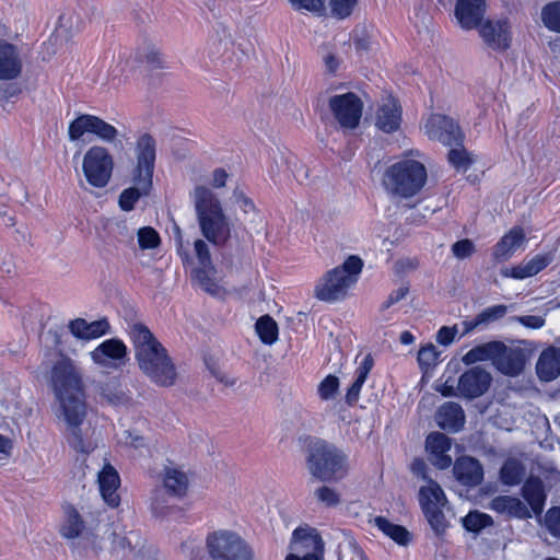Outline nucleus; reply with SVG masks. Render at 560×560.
<instances>
[{"label":"nucleus","mask_w":560,"mask_h":560,"mask_svg":"<svg viewBox=\"0 0 560 560\" xmlns=\"http://www.w3.org/2000/svg\"><path fill=\"white\" fill-rule=\"evenodd\" d=\"M182 552L188 560H201L203 557L201 541L195 538L182 544Z\"/></svg>","instance_id":"3c124183"},{"label":"nucleus","mask_w":560,"mask_h":560,"mask_svg":"<svg viewBox=\"0 0 560 560\" xmlns=\"http://www.w3.org/2000/svg\"><path fill=\"white\" fill-rule=\"evenodd\" d=\"M457 335L456 326H442L436 334V342L441 346H450Z\"/></svg>","instance_id":"bf43d9fd"},{"label":"nucleus","mask_w":560,"mask_h":560,"mask_svg":"<svg viewBox=\"0 0 560 560\" xmlns=\"http://www.w3.org/2000/svg\"><path fill=\"white\" fill-rule=\"evenodd\" d=\"M147 62L154 69L164 67V58L162 54L156 50L148 52Z\"/></svg>","instance_id":"0e129e2a"},{"label":"nucleus","mask_w":560,"mask_h":560,"mask_svg":"<svg viewBox=\"0 0 560 560\" xmlns=\"http://www.w3.org/2000/svg\"><path fill=\"white\" fill-rule=\"evenodd\" d=\"M462 523L466 530L479 533L483 528L492 525V517L486 513L472 511L462 518Z\"/></svg>","instance_id":"79ce46f5"},{"label":"nucleus","mask_w":560,"mask_h":560,"mask_svg":"<svg viewBox=\"0 0 560 560\" xmlns=\"http://www.w3.org/2000/svg\"><path fill=\"white\" fill-rule=\"evenodd\" d=\"M152 511L155 515L164 516L166 515V506L164 505V501H162L159 495H155L152 500Z\"/></svg>","instance_id":"338daca9"},{"label":"nucleus","mask_w":560,"mask_h":560,"mask_svg":"<svg viewBox=\"0 0 560 560\" xmlns=\"http://www.w3.org/2000/svg\"><path fill=\"white\" fill-rule=\"evenodd\" d=\"M324 542L315 528L300 526L292 533L285 560H323Z\"/></svg>","instance_id":"ddd939ff"},{"label":"nucleus","mask_w":560,"mask_h":560,"mask_svg":"<svg viewBox=\"0 0 560 560\" xmlns=\"http://www.w3.org/2000/svg\"><path fill=\"white\" fill-rule=\"evenodd\" d=\"M256 332L259 339L266 345H272L278 339L277 323L268 315L260 317L256 325Z\"/></svg>","instance_id":"4c0bfd02"},{"label":"nucleus","mask_w":560,"mask_h":560,"mask_svg":"<svg viewBox=\"0 0 560 560\" xmlns=\"http://www.w3.org/2000/svg\"><path fill=\"white\" fill-rule=\"evenodd\" d=\"M314 498L323 505L332 508L339 504L340 494L327 486L318 487L314 490Z\"/></svg>","instance_id":"c03bdc74"},{"label":"nucleus","mask_w":560,"mask_h":560,"mask_svg":"<svg viewBox=\"0 0 560 560\" xmlns=\"http://www.w3.org/2000/svg\"><path fill=\"white\" fill-rule=\"evenodd\" d=\"M448 161L457 172L465 173L475 163V156L458 143L450 151Z\"/></svg>","instance_id":"ea45409f"},{"label":"nucleus","mask_w":560,"mask_h":560,"mask_svg":"<svg viewBox=\"0 0 560 560\" xmlns=\"http://www.w3.org/2000/svg\"><path fill=\"white\" fill-rule=\"evenodd\" d=\"M13 432L5 423H0V454L9 457L13 450Z\"/></svg>","instance_id":"864d4df0"},{"label":"nucleus","mask_w":560,"mask_h":560,"mask_svg":"<svg viewBox=\"0 0 560 560\" xmlns=\"http://www.w3.org/2000/svg\"><path fill=\"white\" fill-rule=\"evenodd\" d=\"M506 312L508 307L502 304L487 307L486 310L478 314L479 322H481L482 325L492 323L494 320L502 318L506 314Z\"/></svg>","instance_id":"603ef678"},{"label":"nucleus","mask_w":560,"mask_h":560,"mask_svg":"<svg viewBox=\"0 0 560 560\" xmlns=\"http://www.w3.org/2000/svg\"><path fill=\"white\" fill-rule=\"evenodd\" d=\"M429 10L430 3L424 1H419L413 7V15L411 19L415 22L416 26L425 25V22L429 19Z\"/></svg>","instance_id":"13d9d810"},{"label":"nucleus","mask_w":560,"mask_h":560,"mask_svg":"<svg viewBox=\"0 0 560 560\" xmlns=\"http://www.w3.org/2000/svg\"><path fill=\"white\" fill-rule=\"evenodd\" d=\"M486 12V0H457L455 16L464 30L479 25V35L492 50L504 51L512 43L511 24L506 19L487 20L481 23Z\"/></svg>","instance_id":"20e7f679"},{"label":"nucleus","mask_w":560,"mask_h":560,"mask_svg":"<svg viewBox=\"0 0 560 560\" xmlns=\"http://www.w3.org/2000/svg\"><path fill=\"white\" fill-rule=\"evenodd\" d=\"M454 475L463 485L474 487L482 481L483 469L477 459L463 456L455 462Z\"/></svg>","instance_id":"bb28decb"},{"label":"nucleus","mask_w":560,"mask_h":560,"mask_svg":"<svg viewBox=\"0 0 560 560\" xmlns=\"http://www.w3.org/2000/svg\"><path fill=\"white\" fill-rule=\"evenodd\" d=\"M137 236L141 249H153L160 245V236L153 228L144 226L139 229Z\"/></svg>","instance_id":"37998d69"},{"label":"nucleus","mask_w":560,"mask_h":560,"mask_svg":"<svg viewBox=\"0 0 560 560\" xmlns=\"http://www.w3.org/2000/svg\"><path fill=\"white\" fill-rule=\"evenodd\" d=\"M296 11H307L320 15L324 12V0H289Z\"/></svg>","instance_id":"8fccbe9b"},{"label":"nucleus","mask_w":560,"mask_h":560,"mask_svg":"<svg viewBox=\"0 0 560 560\" xmlns=\"http://www.w3.org/2000/svg\"><path fill=\"white\" fill-rule=\"evenodd\" d=\"M141 544L142 537L137 530H129L124 534L113 533V552L121 558L129 556L133 550L139 548Z\"/></svg>","instance_id":"f704fd0d"},{"label":"nucleus","mask_w":560,"mask_h":560,"mask_svg":"<svg viewBox=\"0 0 560 560\" xmlns=\"http://www.w3.org/2000/svg\"><path fill=\"white\" fill-rule=\"evenodd\" d=\"M162 125H153L151 128H138L136 131H128L125 127L118 129L97 116L84 114L77 117L69 126L70 140H79L85 135L97 137L100 140H114L115 138L137 140H154L155 138H178L176 135L166 132Z\"/></svg>","instance_id":"39448f33"},{"label":"nucleus","mask_w":560,"mask_h":560,"mask_svg":"<svg viewBox=\"0 0 560 560\" xmlns=\"http://www.w3.org/2000/svg\"><path fill=\"white\" fill-rule=\"evenodd\" d=\"M402 122V108L397 98L393 95L383 96L376 104L373 124L376 129L393 133L397 131Z\"/></svg>","instance_id":"f3484780"},{"label":"nucleus","mask_w":560,"mask_h":560,"mask_svg":"<svg viewBox=\"0 0 560 560\" xmlns=\"http://www.w3.org/2000/svg\"><path fill=\"white\" fill-rule=\"evenodd\" d=\"M428 183L424 154L410 150L384 167L381 185L393 199L409 200L417 197Z\"/></svg>","instance_id":"f03ea898"},{"label":"nucleus","mask_w":560,"mask_h":560,"mask_svg":"<svg viewBox=\"0 0 560 560\" xmlns=\"http://www.w3.org/2000/svg\"><path fill=\"white\" fill-rule=\"evenodd\" d=\"M206 542L212 560H254L249 546L234 532L215 530L208 535Z\"/></svg>","instance_id":"9d476101"},{"label":"nucleus","mask_w":560,"mask_h":560,"mask_svg":"<svg viewBox=\"0 0 560 560\" xmlns=\"http://www.w3.org/2000/svg\"><path fill=\"white\" fill-rule=\"evenodd\" d=\"M435 420L443 430L458 432L464 427L465 413L458 404L445 402L439 408Z\"/></svg>","instance_id":"cd10ccee"},{"label":"nucleus","mask_w":560,"mask_h":560,"mask_svg":"<svg viewBox=\"0 0 560 560\" xmlns=\"http://www.w3.org/2000/svg\"><path fill=\"white\" fill-rule=\"evenodd\" d=\"M541 22L549 31L560 33V1L549 2L541 9Z\"/></svg>","instance_id":"a19ab883"},{"label":"nucleus","mask_w":560,"mask_h":560,"mask_svg":"<svg viewBox=\"0 0 560 560\" xmlns=\"http://www.w3.org/2000/svg\"><path fill=\"white\" fill-rule=\"evenodd\" d=\"M328 107L342 130H354L359 127L364 103L354 92L331 95Z\"/></svg>","instance_id":"9b49d317"},{"label":"nucleus","mask_w":560,"mask_h":560,"mask_svg":"<svg viewBox=\"0 0 560 560\" xmlns=\"http://www.w3.org/2000/svg\"><path fill=\"white\" fill-rule=\"evenodd\" d=\"M162 482L167 493L176 498L184 497L189 485L186 472L174 465L164 467Z\"/></svg>","instance_id":"c85d7f7f"},{"label":"nucleus","mask_w":560,"mask_h":560,"mask_svg":"<svg viewBox=\"0 0 560 560\" xmlns=\"http://www.w3.org/2000/svg\"><path fill=\"white\" fill-rule=\"evenodd\" d=\"M503 350V342L489 341L478 345L470 349L463 358L462 361L466 365H471L481 361L494 362L497 355Z\"/></svg>","instance_id":"473e14b6"},{"label":"nucleus","mask_w":560,"mask_h":560,"mask_svg":"<svg viewBox=\"0 0 560 560\" xmlns=\"http://www.w3.org/2000/svg\"><path fill=\"white\" fill-rule=\"evenodd\" d=\"M491 375L485 369L475 366L466 371L458 378L457 392L466 398H476L483 395L490 384Z\"/></svg>","instance_id":"6ab92c4d"},{"label":"nucleus","mask_w":560,"mask_h":560,"mask_svg":"<svg viewBox=\"0 0 560 560\" xmlns=\"http://www.w3.org/2000/svg\"><path fill=\"white\" fill-rule=\"evenodd\" d=\"M215 377L217 380L224 384L225 386H229V387H232L236 384V378L235 377H232V376H229L224 373H217L215 374Z\"/></svg>","instance_id":"774afa93"},{"label":"nucleus","mask_w":560,"mask_h":560,"mask_svg":"<svg viewBox=\"0 0 560 560\" xmlns=\"http://www.w3.org/2000/svg\"><path fill=\"white\" fill-rule=\"evenodd\" d=\"M113 160L101 147L90 149L83 159V173L88 183L94 187H105L112 176Z\"/></svg>","instance_id":"2eb2a0df"},{"label":"nucleus","mask_w":560,"mask_h":560,"mask_svg":"<svg viewBox=\"0 0 560 560\" xmlns=\"http://www.w3.org/2000/svg\"><path fill=\"white\" fill-rule=\"evenodd\" d=\"M493 365L505 375L516 376L524 369L523 353L520 350L510 349L503 343V350L497 355Z\"/></svg>","instance_id":"c756f323"},{"label":"nucleus","mask_w":560,"mask_h":560,"mask_svg":"<svg viewBox=\"0 0 560 560\" xmlns=\"http://www.w3.org/2000/svg\"><path fill=\"white\" fill-rule=\"evenodd\" d=\"M195 207L202 235L211 243H223L230 233L221 203L209 188L199 186L195 189Z\"/></svg>","instance_id":"0eeeda50"},{"label":"nucleus","mask_w":560,"mask_h":560,"mask_svg":"<svg viewBox=\"0 0 560 560\" xmlns=\"http://www.w3.org/2000/svg\"><path fill=\"white\" fill-rule=\"evenodd\" d=\"M474 243L468 238L457 241L452 246V253L458 259L469 257L474 253Z\"/></svg>","instance_id":"5fc2aeb1"},{"label":"nucleus","mask_w":560,"mask_h":560,"mask_svg":"<svg viewBox=\"0 0 560 560\" xmlns=\"http://www.w3.org/2000/svg\"><path fill=\"white\" fill-rule=\"evenodd\" d=\"M373 368V359L371 354H366L362 361L359 363L355 373L354 381L352 385L349 387L346 399L347 402L353 404L358 400L360 396V392L362 389L363 384L365 383L370 371Z\"/></svg>","instance_id":"c9c22d12"},{"label":"nucleus","mask_w":560,"mask_h":560,"mask_svg":"<svg viewBox=\"0 0 560 560\" xmlns=\"http://www.w3.org/2000/svg\"><path fill=\"white\" fill-rule=\"evenodd\" d=\"M538 377L544 382H550L560 375V350L548 348L542 351L537 364Z\"/></svg>","instance_id":"2f4dec72"},{"label":"nucleus","mask_w":560,"mask_h":560,"mask_svg":"<svg viewBox=\"0 0 560 560\" xmlns=\"http://www.w3.org/2000/svg\"><path fill=\"white\" fill-rule=\"evenodd\" d=\"M490 509L509 516L517 518L532 517V512L527 505L518 498L511 495H499L491 500Z\"/></svg>","instance_id":"7c9ffc66"},{"label":"nucleus","mask_w":560,"mask_h":560,"mask_svg":"<svg viewBox=\"0 0 560 560\" xmlns=\"http://www.w3.org/2000/svg\"><path fill=\"white\" fill-rule=\"evenodd\" d=\"M552 260L553 255L551 253L538 254L527 261H524L510 269L503 270L502 273L504 277L523 280L536 276L538 272L544 270L548 265H550Z\"/></svg>","instance_id":"a878e982"},{"label":"nucleus","mask_w":560,"mask_h":560,"mask_svg":"<svg viewBox=\"0 0 560 560\" xmlns=\"http://www.w3.org/2000/svg\"><path fill=\"white\" fill-rule=\"evenodd\" d=\"M50 385L55 395L52 411L66 428L65 436L68 444L75 452L89 454L95 448V444L82 430L88 416L86 396L82 375L71 359L61 358L54 364Z\"/></svg>","instance_id":"f257e3e1"},{"label":"nucleus","mask_w":560,"mask_h":560,"mask_svg":"<svg viewBox=\"0 0 560 560\" xmlns=\"http://www.w3.org/2000/svg\"><path fill=\"white\" fill-rule=\"evenodd\" d=\"M439 357L440 352L436 350L435 346L428 343L423 346L418 352L419 365L423 369L433 366L439 362Z\"/></svg>","instance_id":"49530a36"},{"label":"nucleus","mask_w":560,"mask_h":560,"mask_svg":"<svg viewBox=\"0 0 560 560\" xmlns=\"http://www.w3.org/2000/svg\"><path fill=\"white\" fill-rule=\"evenodd\" d=\"M517 320L527 328L538 329L545 326V318L538 315H525L517 318Z\"/></svg>","instance_id":"680f3d73"},{"label":"nucleus","mask_w":560,"mask_h":560,"mask_svg":"<svg viewBox=\"0 0 560 560\" xmlns=\"http://www.w3.org/2000/svg\"><path fill=\"white\" fill-rule=\"evenodd\" d=\"M68 328L77 339L92 340L108 334L110 325L106 318L93 322H88L84 318H75L69 322Z\"/></svg>","instance_id":"b1692460"},{"label":"nucleus","mask_w":560,"mask_h":560,"mask_svg":"<svg viewBox=\"0 0 560 560\" xmlns=\"http://www.w3.org/2000/svg\"><path fill=\"white\" fill-rule=\"evenodd\" d=\"M522 495L529 504L534 514L542 512L546 501V494L542 482L539 479L530 478L522 487Z\"/></svg>","instance_id":"72a5a7b5"},{"label":"nucleus","mask_w":560,"mask_h":560,"mask_svg":"<svg viewBox=\"0 0 560 560\" xmlns=\"http://www.w3.org/2000/svg\"><path fill=\"white\" fill-rule=\"evenodd\" d=\"M524 468L516 459H508L500 471V479L504 485H518L523 478Z\"/></svg>","instance_id":"58836bf2"},{"label":"nucleus","mask_w":560,"mask_h":560,"mask_svg":"<svg viewBox=\"0 0 560 560\" xmlns=\"http://www.w3.org/2000/svg\"><path fill=\"white\" fill-rule=\"evenodd\" d=\"M98 488L103 500L112 508L118 506L120 499L117 489L120 479L117 470L109 464H106L98 472Z\"/></svg>","instance_id":"393cba45"},{"label":"nucleus","mask_w":560,"mask_h":560,"mask_svg":"<svg viewBox=\"0 0 560 560\" xmlns=\"http://www.w3.org/2000/svg\"><path fill=\"white\" fill-rule=\"evenodd\" d=\"M363 268V261L358 256H349L340 266L328 270L318 279L314 295L317 300L334 303L342 300L348 290L359 279Z\"/></svg>","instance_id":"423d86ee"},{"label":"nucleus","mask_w":560,"mask_h":560,"mask_svg":"<svg viewBox=\"0 0 560 560\" xmlns=\"http://www.w3.org/2000/svg\"><path fill=\"white\" fill-rule=\"evenodd\" d=\"M339 388V380L335 375H327L318 385V395L324 400L335 397Z\"/></svg>","instance_id":"de8ad7c7"},{"label":"nucleus","mask_w":560,"mask_h":560,"mask_svg":"<svg viewBox=\"0 0 560 560\" xmlns=\"http://www.w3.org/2000/svg\"><path fill=\"white\" fill-rule=\"evenodd\" d=\"M423 129L430 140H463L465 138L458 121L444 114L429 115L423 122Z\"/></svg>","instance_id":"a211bd4d"},{"label":"nucleus","mask_w":560,"mask_h":560,"mask_svg":"<svg viewBox=\"0 0 560 560\" xmlns=\"http://www.w3.org/2000/svg\"><path fill=\"white\" fill-rule=\"evenodd\" d=\"M546 526L556 537H560V508H552L546 514Z\"/></svg>","instance_id":"6e6d98bb"},{"label":"nucleus","mask_w":560,"mask_h":560,"mask_svg":"<svg viewBox=\"0 0 560 560\" xmlns=\"http://www.w3.org/2000/svg\"><path fill=\"white\" fill-rule=\"evenodd\" d=\"M90 355L98 366L107 370H118L125 365L128 350L122 340L110 338L101 342L91 351Z\"/></svg>","instance_id":"dca6fc26"},{"label":"nucleus","mask_w":560,"mask_h":560,"mask_svg":"<svg viewBox=\"0 0 560 560\" xmlns=\"http://www.w3.org/2000/svg\"><path fill=\"white\" fill-rule=\"evenodd\" d=\"M128 335L140 370L159 385H173L176 378L175 366L150 329L136 323L129 327Z\"/></svg>","instance_id":"7ed1b4c3"},{"label":"nucleus","mask_w":560,"mask_h":560,"mask_svg":"<svg viewBox=\"0 0 560 560\" xmlns=\"http://www.w3.org/2000/svg\"><path fill=\"white\" fill-rule=\"evenodd\" d=\"M23 69V59L19 47L8 40L0 39V80L18 79Z\"/></svg>","instance_id":"aec40b11"},{"label":"nucleus","mask_w":560,"mask_h":560,"mask_svg":"<svg viewBox=\"0 0 560 560\" xmlns=\"http://www.w3.org/2000/svg\"><path fill=\"white\" fill-rule=\"evenodd\" d=\"M102 396L107 399L108 402L113 405H119L124 401V394L121 390L117 389L116 383H108L104 387H102L101 392Z\"/></svg>","instance_id":"4d7b16f0"},{"label":"nucleus","mask_w":560,"mask_h":560,"mask_svg":"<svg viewBox=\"0 0 560 560\" xmlns=\"http://www.w3.org/2000/svg\"><path fill=\"white\" fill-rule=\"evenodd\" d=\"M195 253L199 266L192 269L194 280L211 295L219 296L222 292L220 276L213 267L208 244L202 240L195 241Z\"/></svg>","instance_id":"4468645a"},{"label":"nucleus","mask_w":560,"mask_h":560,"mask_svg":"<svg viewBox=\"0 0 560 560\" xmlns=\"http://www.w3.org/2000/svg\"><path fill=\"white\" fill-rule=\"evenodd\" d=\"M451 446V439L440 432L430 433L425 440L430 460L440 469L448 468L452 465V457L447 454Z\"/></svg>","instance_id":"4be33fe9"},{"label":"nucleus","mask_w":560,"mask_h":560,"mask_svg":"<svg viewBox=\"0 0 560 560\" xmlns=\"http://www.w3.org/2000/svg\"><path fill=\"white\" fill-rule=\"evenodd\" d=\"M307 462L311 474L322 481L341 480L349 470L347 455L323 441L313 445Z\"/></svg>","instance_id":"6e6552de"},{"label":"nucleus","mask_w":560,"mask_h":560,"mask_svg":"<svg viewBox=\"0 0 560 560\" xmlns=\"http://www.w3.org/2000/svg\"><path fill=\"white\" fill-rule=\"evenodd\" d=\"M59 534L66 540H74L81 537L85 530V522L71 503H63L61 505V516L58 527Z\"/></svg>","instance_id":"412c9836"},{"label":"nucleus","mask_w":560,"mask_h":560,"mask_svg":"<svg viewBox=\"0 0 560 560\" xmlns=\"http://www.w3.org/2000/svg\"><path fill=\"white\" fill-rule=\"evenodd\" d=\"M372 523L377 527L384 535L392 538L399 545H407L410 540L409 532L401 525L394 524L383 516H376Z\"/></svg>","instance_id":"e433bc0d"},{"label":"nucleus","mask_w":560,"mask_h":560,"mask_svg":"<svg viewBox=\"0 0 560 560\" xmlns=\"http://www.w3.org/2000/svg\"><path fill=\"white\" fill-rule=\"evenodd\" d=\"M138 163L133 177L135 186L125 189L119 196V207L124 211L133 209L138 199L147 195L152 186L155 161L154 142H138Z\"/></svg>","instance_id":"1a4fd4ad"},{"label":"nucleus","mask_w":560,"mask_h":560,"mask_svg":"<svg viewBox=\"0 0 560 560\" xmlns=\"http://www.w3.org/2000/svg\"><path fill=\"white\" fill-rule=\"evenodd\" d=\"M228 177H229V175L225 172V170L217 168V170H214V172L212 174L211 184L215 188H221L225 185Z\"/></svg>","instance_id":"e2e57ef3"},{"label":"nucleus","mask_w":560,"mask_h":560,"mask_svg":"<svg viewBox=\"0 0 560 560\" xmlns=\"http://www.w3.org/2000/svg\"><path fill=\"white\" fill-rule=\"evenodd\" d=\"M358 0H329L331 15L337 19H346L351 15Z\"/></svg>","instance_id":"a18cd8bd"},{"label":"nucleus","mask_w":560,"mask_h":560,"mask_svg":"<svg viewBox=\"0 0 560 560\" xmlns=\"http://www.w3.org/2000/svg\"><path fill=\"white\" fill-rule=\"evenodd\" d=\"M234 197H235L236 201L240 202L242 209L245 212H249V211L254 210L253 201L249 198L245 197L243 195V192L235 190Z\"/></svg>","instance_id":"69168bd1"},{"label":"nucleus","mask_w":560,"mask_h":560,"mask_svg":"<svg viewBox=\"0 0 560 560\" xmlns=\"http://www.w3.org/2000/svg\"><path fill=\"white\" fill-rule=\"evenodd\" d=\"M409 289L406 285H401L398 289L394 290L387 298V300L383 303V308H389L392 305L398 303L407 295Z\"/></svg>","instance_id":"052dcab7"},{"label":"nucleus","mask_w":560,"mask_h":560,"mask_svg":"<svg viewBox=\"0 0 560 560\" xmlns=\"http://www.w3.org/2000/svg\"><path fill=\"white\" fill-rule=\"evenodd\" d=\"M419 503L434 533L436 535L443 534L448 524L443 513L446 498L441 487L430 480L427 486L420 488Z\"/></svg>","instance_id":"f8f14e48"},{"label":"nucleus","mask_w":560,"mask_h":560,"mask_svg":"<svg viewBox=\"0 0 560 560\" xmlns=\"http://www.w3.org/2000/svg\"><path fill=\"white\" fill-rule=\"evenodd\" d=\"M353 44L359 52L373 50L374 42L365 27H358L353 32Z\"/></svg>","instance_id":"09e8293b"},{"label":"nucleus","mask_w":560,"mask_h":560,"mask_svg":"<svg viewBox=\"0 0 560 560\" xmlns=\"http://www.w3.org/2000/svg\"><path fill=\"white\" fill-rule=\"evenodd\" d=\"M526 243V234L521 226H514L506 232L493 247V258L505 261Z\"/></svg>","instance_id":"5701e85b"}]
</instances>
